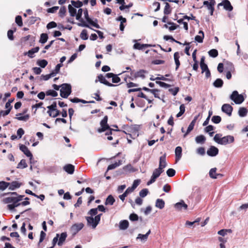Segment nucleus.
Listing matches in <instances>:
<instances>
[{"label": "nucleus", "mask_w": 248, "mask_h": 248, "mask_svg": "<svg viewBox=\"0 0 248 248\" xmlns=\"http://www.w3.org/2000/svg\"><path fill=\"white\" fill-rule=\"evenodd\" d=\"M97 214V209L92 208L88 213V215L91 217H86L85 218L87 221V225L92 226L93 229H95L97 225L99 224L102 214L96 215Z\"/></svg>", "instance_id": "nucleus-1"}, {"label": "nucleus", "mask_w": 248, "mask_h": 248, "mask_svg": "<svg viewBox=\"0 0 248 248\" xmlns=\"http://www.w3.org/2000/svg\"><path fill=\"white\" fill-rule=\"evenodd\" d=\"M221 134H217L214 137V140L218 144L223 145L233 143L234 141V138L232 136L227 135L221 138Z\"/></svg>", "instance_id": "nucleus-2"}, {"label": "nucleus", "mask_w": 248, "mask_h": 248, "mask_svg": "<svg viewBox=\"0 0 248 248\" xmlns=\"http://www.w3.org/2000/svg\"><path fill=\"white\" fill-rule=\"evenodd\" d=\"M10 195V196L4 198L3 199V202L4 203H12L15 202H20L22 200V199L24 196L18 195L16 192H8L4 193L3 196Z\"/></svg>", "instance_id": "nucleus-3"}, {"label": "nucleus", "mask_w": 248, "mask_h": 248, "mask_svg": "<svg viewBox=\"0 0 248 248\" xmlns=\"http://www.w3.org/2000/svg\"><path fill=\"white\" fill-rule=\"evenodd\" d=\"M108 117L107 116H105L103 119L100 122V125L101 127L97 129V132L99 133H102L103 132L106 131V130H108L106 133V135H112V131H119V130H114L110 127L109 125L108 124Z\"/></svg>", "instance_id": "nucleus-4"}, {"label": "nucleus", "mask_w": 248, "mask_h": 248, "mask_svg": "<svg viewBox=\"0 0 248 248\" xmlns=\"http://www.w3.org/2000/svg\"><path fill=\"white\" fill-rule=\"evenodd\" d=\"M140 179H137L134 180L132 186L128 187L124 192L119 195V198L122 201H124L125 197L130 193H132L140 185Z\"/></svg>", "instance_id": "nucleus-5"}, {"label": "nucleus", "mask_w": 248, "mask_h": 248, "mask_svg": "<svg viewBox=\"0 0 248 248\" xmlns=\"http://www.w3.org/2000/svg\"><path fill=\"white\" fill-rule=\"evenodd\" d=\"M72 87L70 84L63 83L61 84V89H60V95L62 97L67 98L71 93Z\"/></svg>", "instance_id": "nucleus-6"}, {"label": "nucleus", "mask_w": 248, "mask_h": 248, "mask_svg": "<svg viewBox=\"0 0 248 248\" xmlns=\"http://www.w3.org/2000/svg\"><path fill=\"white\" fill-rule=\"evenodd\" d=\"M230 98L236 104H240L244 101L245 99L242 94L238 93L237 91H234L230 96Z\"/></svg>", "instance_id": "nucleus-7"}, {"label": "nucleus", "mask_w": 248, "mask_h": 248, "mask_svg": "<svg viewBox=\"0 0 248 248\" xmlns=\"http://www.w3.org/2000/svg\"><path fill=\"white\" fill-rule=\"evenodd\" d=\"M83 10L82 9L79 8L78 10V13H76V19L79 20L80 23H78L77 25L79 27H86L90 28L92 30H93L89 24H87L84 20L81 18V16L82 15Z\"/></svg>", "instance_id": "nucleus-8"}, {"label": "nucleus", "mask_w": 248, "mask_h": 248, "mask_svg": "<svg viewBox=\"0 0 248 248\" xmlns=\"http://www.w3.org/2000/svg\"><path fill=\"white\" fill-rule=\"evenodd\" d=\"M84 17H85V19L89 23V24L95 27L96 28H97V29L100 28V26L96 23L93 21V20L89 17V15H88V11L87 9H86L85 10H84Z\"/></svg>", "instance_id": "nucleus-9"}, {"label": "nucleus", "mask_w": 248, "mask_h": 248, "mask_svg": "<svg viewBox=\"0 0 248 248\" xmlns=\"http://www.w3.org/2000/svg\"><path fill=\"white\" fill-rule=\"evenodd\" d=\"M84 226L82 223H75L73 224L71 227V231L75 235L80 231Z\"/></svg>", "instance_id": "nucleus-10"}, {"label": "nucleus", "mask_w": 248, "mask_h": 248, "mask_svg": "<svg viewBox=\"0 0 248 248\" xmlns=\"http://www.w3.org/2000/svg\"><path fill=\"white\" fill-rule=\"evenodd\" d=\"M20 150L24 153V154L28 157H30V163H32L31 160L33 157L32 155L27 146L21 144L19 146Z\"/></svg>", "instance_id": "nucleus-11"}, {"label": "nucleus", "mask_w": 248, "mask_h": 248, "mask_svg": "<svg viewBox=\"0 0 248 248\" xmlns=\"http://www.w3.org/2000/svg\"><path fill=\"white\" fill-rule=\"evenodd\" d=\"M221 110L229 116H231L232 115L233 108L230 104H224L221 107Z\"/></svg>", "instance_id": "nucleus-12"}, {"label": "nucleus", "mask_w": 248, "mask_h": 248, "mask_svg": "<svg viewBox=\"0 0 248 248\" xmlns=\"http://www.w3.org/2000/svg\"><path fill=\"white\" fill-rule=\"evenodd\" d=\"M174 207L178 211L186 210L187 209V205L183 200H181L179 202L175 203Z\"/></svg>", "instance_id": "nucleus-13"}, {"label": "nucleus", "mask_w": 248, "mask_h": 248, "mask_svg": "<svg viewBox=\"0 0 248 248\" xmlns=\"http://www.w3.org/2000/svg\"><path fill=\"white\" fill-rule=\"evenodd\" d=\"M218 154V149L214 146H211L207 151V154L210 156H215Z\"/></svg>", "instance_id": "nucleus-14"}, {"label": "nucleus", "mask_w": 248, "mask_h": 248, "mask_svg": "<svg viewBox=\"0 0 248 248\" xmlns=\"http://www.w3.org/2000/svg\"><path fill=\"white\" fill-rule=\"evenodd\" d=\"M97 78L98 81L102 84H104L108 87H114L116 86V85L113 84L109 82H108L105 78L103 76V75L100 74L97 76Z\"/></svg>", "instance_id": "nucleus-15"}, {"label": "nucleus", "mask_w": 248, "mask_h": 248, "mask_svg": "<svg viewBox=\"0 0 248 248\" xmlns=\"http://www.w3.org/2000/svg\"><path fill=\"white\" fill-rule=\"evenodd\" d=\"M166 154L161 156L159 158V169L163 170L167 166V162L166 160Z\"/></svg>", "instance_id": "nucleus-16"}, {"label": "nucleus", "mask_w": 248, "mask_h": 248, "mask_svg": "<svg viewBox=\"0 0 248 248\" xmlns=\"http://www.w3.org/2000/svg\"><path fill=\"white\" fill-rule=\"evenodd\" d=\"M152 46V45H150V44H140V43H136L133 45V48L135 49L141 50L143 48L151 47V46Z\"/></svg>", "instance_id": "nucleus-17"}, {"label": "nucleus", "mask_w": 248, "mask_h": 248, "mask_svg": "<svg viewBox=\"0 0 248 248\" xmlns=\"http://www.w3.org/2000/svg\"><path fill=\"white\" fill-rule=\"evenodd\" d=\"M63 169L68 173L72 174L74 172L75 167L73 165L69 164L65 165Z\"/></svg>", "instance_id": "nucleus-18"}, {"label": "nucleus", "mask_w": 248, "mask_h": 248, "mask_svg": "<svg viewBox=\"0 0 248 248\" xmlns=\"http://www.w3.org/2000/svg\"><path fill=\"white\" fill-rule=\"evenodd\" d=\"M222 4H223L224 9L226 11L230 12L233 10V7L229 0H223Z\"/></svg>", "instance_id": "nucleus-19"}, {"label": "nucleus", "mask_w": 248, "mask_h": 248, "mask_svg": "<svg viewBox=\"0 0 248 248\" xmlns=\"http://www.w3.org/2000/svg\"><path fill=\"white\" fill-rule=\"evenodd\" d=\"M21 183L17 181H13L12 183H9V189L11 190H14L16 188L20 187Z\"/></svg>", "instance_id": "nucleus-20"}, {"label": "nucleus", "mask_w": 248, "mask_h": 248, "mask_svg": "<svg viewBox=\"0 0 248 248\" xmlns=\"http://www.w3.org/2000/svg\"><path fill=\"white\" fill-rule=\"evenodd\" d=\"M182 149L180 146H177L175 149V160L176 161L179 160L182 157Z\"/></svg>", "instance_id": "nucleus-21"}, {"label": "nucleus", "mask_w": 248, "mask_h": 248, "mask_svg": "<svg viewBox=\"0 0 248 248\" xmlns=\"http://www.w3.org/2000/svg\"><path fill=\"white\" fill-rule=\"evenodd\" d=\"M129 222L127 220H122L119 222V229L121 230H125L128 228Z\"/></svg>", "instance_id": "nucleus-22"}, {"label": "nucleus", "mask_w": 248, "mask_h": 248, "mask_svg": "<svg viewBox=\"0 0 248 248\" xmlns=\"http://www.w3.org/2000/svg\"><path fill=\"white\" fill-rule=\"evenodd\" d=\"M163 171L164 170L159 169V168L158 167L154 170L151 177L156 180Z\"/></svg>", "instance_id": "nucleus-23"}, {"label": "nucleus", "mask_w": 248, "mask_h": 248, "mask_svg": "<svg viewBox=\"0 0 248 248\" xmlns=\"http://www.w3.org/2000/svg\"><path fill=\"white\" fill-rule=\"evenodd\" d=\"M199 34L200 35H196L195 37V40L196 41L199 43H201L203 42V39L204 38V32L202 31H199Z\"/></svg>", "instance_id": "nucleus-24"}, {"label": "nucleus", "mask_w": 248, "mask_h": 248, "mask_svg": "<svg viewBox=\"0 0 248 248\" xmlns=\"http://www.w3.org/2000/svg\"><path fill=\"white\" fill-rule=\"evenodd\" d=\"M67 233L66 232H62L60 235V237L58 242V245L59 246H62L63 242L65 241L66 238L67 237Z\"/></svg>", "instance_id": "nucleus-25"}, {"label": "nucleus", "mask_w": 248, "mask_h": 248, "mask_svg": "<svg viewBox=\"0 0 248 248\" xmlns=\"http://www.w3.org/2000/svg\"><path fill=\"white\" fill-rule=\"evenodd\" d=\"M115 202V200L114 198V197L111 195H109L108 196V197L106 199L105 204L112 205Z\"/></svg>", "instance_id": "nucleus-26"}, {"label": "nucleus", "mask_w": 248, "mask_h": 248, "mask_svg": "<svg viewBox=\"0 0 248 248\" xmlns=\"http://www.w3.org/2000/svg\"><path fill=\"white\" fill-rule=\"evenodd\" d=\"M155 206L160 209H163L165 206V202L162 199H157L155 202Z\"/></svg>", "instance_id": "nucleus-27"}, {"label": "nucleus", "mask_w": 248, "mask_h": 248, "mask_svg": "<svg viewBox=\"0 0 248 248\" xmlns=\"http://www.w3.org/2000/svg\"><path fill=\"white\" fill-rule=\"evenodd\" d=\"M19 202H15L7 205L8 209L10 211L15 210V208L20 205Z\"/></svg>", "instance_id": "nucleus-28"}, {"label": "nucleus", "mask_w": 248, "mask_h": 248, "mask_svg": "<svg viewBox=\"0 0 248 248\" xmlns=\"http://www.w3.org/2000/svg\"><path fill=\"white\" fill-rule=\"evenodd\" d=\"M238 115L241 117L246 116L248 113V110L246 108L241 107L238 110Z\"/></svg>", "instance_id": "nucleus-29"}, {"label": "nucleus", "mask_w": 248, "mask_h": 248, "mask_svg": "<svg viewBox=\"0 0 248 248\" xmlns=\"http://www.w3.org/2000/svg\"><path fill=\"white\" fill-rule=\"evenodd\" d=\"M179 52H176L175 53H174V61H175V63L176 64V70H177L178 69V68H179L180 65V61L179 60Z\"/></svg>", "instance_id": "nucleus-30"}, {"label": "nucleus", "mask_w": 248, "mask_h": 248, "mask_svg": "<svg viewBox=\"0 0 248 248\" xmlns=\"http://www.w3.org/2000/svg\"><path fill=\"white\" fill-rule=\"evenodd\" d=\"M206 140V138L204 136L201 135L198 136L195 138V141L197 143H203Z\"/></svg>", "instance_id": "nucleus-31"}, {"label": "nucleus", "mask_w": 248, "mask_h": 248, "mask_svg": "<svg viewBox=\"0 0 248 248\" xmlns=\"http://www.w3.org/2000/svg\"><path fill=\"white\" fill-rule=\"evenodd\" d=\"M48 38V35L46 33H43L40 35L39 42L42 44H45L47 41Z\"/></svg>", "instance_id": "nucleus-32"}, {"label": "nucleus", "mask_w": 248, "mask_h": 248, "mask_svg": "<svg viewBox=\"0 0 248 248\" xmlns=\"http://www.w3.org/2000/svg\"><path fill=\"white\" fill-rule=\"evenodd\" d=\"M223 84V81L221 78H217L213 83V85L216 88H221Z\"/></svg>", "instance_id": "nucleus-33"}, {"label": "nucleus", "mask_w": 248, "mask_h": 248, "mask_svg": "<svg viewBox=\"0 0 248 248\" xmlns=\"http://www.w3.org/2000/svg\"><path fill=\"white\" fill-rule=\"evenodd\" d=\"M28 213L29 216L31 217H37L38 216V215L34 212H32L31 211V208H29L27 210H25V211L22 212L20 214H23L25 213Z\"/></svg>", "instance_id": "nucleus-34"}, {"label": "nucleus", "mask_w": 248, "mask_h": 248, "mask_svg": "<svg viewBox=\"0 0 248 248\" xmlns=\"http://www.w3.org/2000/svg\"><path fill=\"white\" fill-rule=\"evenodd\" d=\"M121 165V160H119L118 162H115V163L110 164L108 167L107 171L114 169L116 168L119 167Z\"/></svg>", "instance_id": "nucleus-35"}, {"label": "nucleus", "mask_w": 248, "mask_h": 248, "mask_svg": "<svg viewBox=\"0 0 248 248\" xmlns=\"http://www.w3.org/2000/svg\"><path fill=\"white\" fill-rule=\"evenodd\" d=\"M47 62L46 60H39L37 61V64L42 68H45L47 65Z\"/></svg>", "instance_id": "nucleus-36"}, {"label": "nucleus", "mask_w": 248, "mask_h": 248, "mask_svg": "<svg viewBox=\"0 0 248 248\" xmlns=\"http://www.w3.org/2000/svg\"><path fill=\"white\" fill-rule=\"evenodd\" d=\"M28 167L26 160L24 159L21 160L20 162L18 164L17 168L18 169H24Z\"/></svg>", "instance_id": "nucleus-37"}, {"label": "nucleus", "mask_w": 248, "mask_h": 248, "mask_svg": "<svg viewBox=\"0 0 248 248\" xmlns=\"http://www.w3.org/2000/svg\"><path fill=\"white\" fill-rule=\"evenodd\" d=\"M68 10L71 16H75L76 15L77 10L70 4L68 5Z\"/></svg>", "instance_id": "nucleus-38"}, {"label": "nucleus", "mask_w": 248, "mask_h": 248, "mask_svg": "<svg viewBox=\"0 0 248 248\" xmlns=\"http://www.w3.org/2000/svg\"><path fill=\"white\" fill-rule=\"evenodd\" d=\"M171 11L170 5L168 2H166L164 9V14L166 15H169L170 14Z\"/></svg>", "instance_id": "nucleus-39"}, {"label": "nucleus", "mask_w": 248, "mask_h": 248, "mask_svg": "<svg viewBox=\"0 0 248 248\" xmlns=\"http://www.w3.org/2000/svg\"><path fill=\"white\" fill-rule=\"evenodd\" d=\"M209 55L213 58H216L218 56V51L216 49H212L208 51Z\"/></svg>", "instance_id": "nucleus-40"}, {"label": "nucleus", "mask_w": 248, "mask_h": 248, "mask_svg": "<svg viewBox=\"0 0 248 248\" xmlns=\"http://www.w3.org/2000/svg\"><path fill=\"white\" fill-rule=\"evenodd\" d=\"M9 185V183L5 181L0 182V190L3 191L7 188Z\"/></svg>", "instance_id": "nucleus-41"}, {"label": "nucleus", "mask_w": 248, "mask_h": 248, "mask_svg": "<svg viewBox=\"0 0 248 248\" xmlns=\"http://www.w3.org/2000/svg\"><path fill=\"white\" fill-rule=\"evenodd\" d=\"M145 71L144 70H140V71L137 72L135 74V78H139L140 77L142 78H145L144 73H145Z\"/></svg>", "instance_id": "nucleus-42"}, {"label": "nucleus", "mask_w": 248, "mask_h": 248, "mask_svg": "<svg viewBox=\"0 0 248 248\" xmlns=\"http://www.w3.org/2000/svg\"><path fill=\"white\" fill-rule=\"evenodd\" d=\"M80 37L84 40H87L88 38V35L87 33V31L85 29H84L82 31L80 34Z\"/></svg>", "instance_id": "nucleus-43"}, {"label": "nucleus", "mask_w": 248, "mask_h": 248, "mask_svg": "<svg viewBox=\"0 0 248 248\" xmlns=\"http://www.w3.org/2000/svg\"><path fill=\"white\" fill-rule=\"evenodd\" d=\"M216 171H217L216 168H212L210 170L209 174L211 178H213V179L217 178V176H216V173H217Z\"/></svg>", "instance_id": "nucleus-44"}, {"label": "nucleus", "mask_w": 248, "mask_h": 248, "mask_svg": "<svg viewBox=\"0 0 248 248\" xmlns=\"http://www.w3.org/2000/svg\"><path fill=\"white\" fill-rule=\"evenodd\" d=\"M71 3L73 6H74L75 7L77 8H80L83 5V2L79 0H78L77 1H74V0H72Z\"/></svg>", "instance_id": "nucleus-45"}, {"label": "nucleus", "mask_w": 248, "mask_h": 248, "mask_svg": "<svg viewBox=\"0 0 248 248\" xmlns=\"http://www.w3.org/2000/svg\"><path fill=\"white\" fill-rule=\"evenodd\" d=\"M149 193V190L147 188H143L139 192V195L141 198H144Z\"/></svg>", "instance_id": "nucleus-46"}, {"label": "nucleus", "mask_w": 248, "mask_h": 248, "mask_svg": "<svg viewBox=\"0 0 248 248\" xmlns=\"http://www.w3.org/2000/svg\"><path fill=\"white\" fill-rule=\"evenodd\" d=\"M212 122L214 124H219L221 121V118L219 116H213L212 118Z\"/></svg>", "instance_id": "nucleus-47"}, {"label": "nucleus", "mask_w": 248, "mask_h": 248, "mask_svg": "<svg viewBox=\"0 0 248 248\" xmlns=\"http://www.w3.org/2000/svg\"><path fill=\"white\" fill-rule=\"evenodd\" d=\"M62 66H63V64L62 63H59L56 65L55 69L51 72V73H54V77L56 75V74H58L60 72V68Z\"/></svg>", "instance_id": "nucleus-48"}, {"label": "nucleus", "mask_w": 248, "mask_h": 248, "mask_svg": "<svg viewBox=\"0 0 248 248\" xmlns=\"http://www.w3.org/2000/svg\"><path fill=\"white\" fill-rule=\"evenodd\" d=\"M46 95H50L53 97H56L58 96V93L56 91L53 90H49L46 92Z\"/></svg>", "instance_id": "nucleus-49"}, {"label": "nucleus", "mask_w": 248, "mask_h": 248, "mask_svg": "<svg viewBox=\"0 0 248 248\" xmlns=\"http://www.w3.org/2000/svg\"><path fill=\"white\" fill-rule=\"evenodd\" d=\"M54 73H50L49 74H47L46 75H42L41 76V79H42L44 80H47L50 78L54 77Z\"/></svg>", "instance_id": "nucleus-50"}, {"label": "nucleus", "mask_w": 248, "mask_h": 248, "mask_svg": "<svg viewBox=\"0 0 248 248\" xmlns=\"http://www.w3.org/2000/svg\"><path fill=\"white\" fill-rule=\"evenodd\" d=\"M16 23L20 27L23 25L22 17L20 16H17L15 19Z\"/></svg>", "instance_id": "nucleus-51"}, {"label": "nucleus", "mask_w": 248, "mask_h": 248, "mask_svg": "<svg viewBox=\"0 0 248 248\" xmlns=\"http://www.w3.org/2000/svg\"><path fill=\"white\" fill-rule=\"evenodd\" d=\"M175 173H176L175 170L173 169H169L167 170V172H166L167 175L170 177H173V176H174L175 174Z\"/></svg>", "instance_id": "nucleus-52"}, {"label": "nucleus", "mask_w": 248, "mask_h": 248, "mask_svg": "<svg viewBox=\"0 0 248 248\" xmlns=\"http://www.w3.org/2000/svg\"><path fill=\"white\" fill-rule=\"evenodd\" d=\"M148 236L146 234H142L140 233H139L137 237V239H140L141 241H145L148 239Z\"/></svg>", "instance_id": "nucleus-53"}, {"label": "nucleus", "mask_w": 248, "mask_h": 248, "mask_svg": "<svg viewBox=\"0 0 248 248\" xmlns=\"http://www.w3.org/2000/svg\"><path fill=\"white\" fill-rule=\"evenodd\" d=\"M129 218V219L132 221H137L139 219L138 216L135 213L131 214Z\"/></svg>", "instance_id": "nucleus-54"}, {"label": "nucleus", "mask_w": 248, "mask_h": 248, "mask_svg": "<svg viewBox=\"0 0 248 248\" xmlns=\"http://www.w3.org/2000/svg\"><path fill=\"white\" fill-rule=\"evenodd\" d=\"M156 83L158 84L160 87H164L165 88H167L170 87V85L160 81H156Z\"/></svg>", "instance_id": "nucleus-55"}, {"label": "nucleus", "mask_w": 248, "mask_h": 248, "mask_svg": "<svg viewBox=\"0 0 248 248\" xmlns=\"http://www.w3.org/2000/svg\"><path fill=\"white\" fill-rule=\"evenodd\" d=\"M14 99H15L13 98V99H10L8 100V102H6L5 106L6 108L10 109V110L12 109L13 107H12V106H11V104L14 101Z\"/></svg>", "instance_id": "nucleus-56"}, {"label": "nucleus", "mask_w": 248, "mask_h": 248, "mask_svg": "<svg viewBox=\"0 0 248 248\" xmlns=\"http://www.w3.org/2000/svg\"><path fill=\"white\" fill-rule=\"evenodd\" d=\"M16 31V29H15L14 31H13L12 30H10L8 31L7 36L9 40H14V37L13 36V34H14V31Z\"/></svg>", "instance_id": "nucleus-57"}, {"label": "nucleus", "mask_w": 248, "mask_h": 248, "mask_svg": "<svg viewBox=\"0 0 248 248\" xmlns=\"http://www.w3.org/2000/svg\"><path fill=\"white\" fill-rule=\"evenodd\" d=\"M168 24L169 25H171V26H170L169 28V30L170 31H174V30H176L177 28V27L179 26L178 25H177L176 24L174 23L173 22H168Z\"/></svg>", "instance_id": "nucleus-58"}, {"label": "nucleus", "mask_w": 248, "mask_h": 248, "mask_svg": "<svg viewBox=\"0 0 248 248\" xmlns=\"http://www.w3.org/2000/svg\"><path fill=\"white\" fill-rule=\"evenodd\" d=\"M196 152L198 154L204 155L205 154V150L203 147H199L197 149Z\"/></svg>", "instance_id": "nucleus-59"}, {"label": "nucleus", "mask_w": 248, "mask_h": 248, "mask_svg": "<svg viewBox=\"0 0 248 248\" xmlns=\"http://www.w3.org/2000/svg\"><path fill=\"white\" fill-rule=\"evenodd\" d=\"M57 26V23L54 21H51L49 22L46 25V28L47 29H50L53 28H55Z\"/></svg>", "instance_id": "nucleus-60"}, {"label": "nucleus", "mask_w": 248, "mask_h": 248, "mask_svg": "<svg viewBox=\"0 0 248 248\" xmlns=\"http://www.w3.org/2000/svg\"><path fill=\"white\" fill-rule=\"evenodd\" d=\"M169 91L174 96L176 95L179 91V87H175L174 88H171L169 89Z\"/></svg>", "instance_id": "nucleus-61"}, {"label": "nucleus", "mask_w": 248, "mask_h": 248, "mask_svg": "<svg viewBox=\"0 0 248 248\" xmlns=\"http://www.w3.org/2000/svg\"><path fill=\"white\" fill-rule=\"evenodd\" d=\"M66 12V9L65 7H62L60 8L59 11V16L61 17H63Z\"/></svg>", "instance_id": "nucleus-62"}, {"label": "nucleus", "mask_w": 248, "mask_h": 248, "mask_svg": "<svg viewBox=\"0 0 248 248\" xmlns=\"http://www.w3.org/2000/svg\"><path fill=\"white\" fill-rule=\"evenodd\" d=\"M57 108V103L56 102H54L51 105L47 107V108L49 110H52L53 111L56 110Z\"/></svg>", "instance_id": "nucleus-63"}, {"label": "nucleus", "mask_w": 248, "mask_h": 248, "mask_svg": "<svg viewBox=\"0 0 248 248\" xmlns=\"http://www.w3.org/2000/svg\"><path fill=\"white\" fill-rule=\"evenodd\" d=\"M121 81L120 78L118 77L117 75L114 74V76H113L112 78V81L114 83H118Z\"/></svg>", "instance_id": "nucleus-64"}]
</instances>
